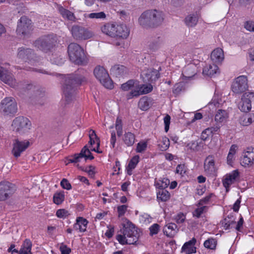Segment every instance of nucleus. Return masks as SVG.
Masks as SVG:
<instances>
[{"mask_svg": "<svg viewBox=\"0 0 254 254\" xmlns=\"http://www.w3.org/2000/svg\"><path fill=\"white\" fill-rule=\"evenodd\" d=\"M254 121V114L251 113L245 115L240 119V123L243 126H247Z\"/></svg>", "mask_w": 254, "mask_h": 254, "instance_id": "nucleus-38", "label": "nucleus"}, {"mask_svg": "<svg viewBox=\"0 0 254 254\" xmlns=\"http://www.w3.org/2000/svg\"><path fill=\"white\" fill-rule=\"evenodd\" d=\"M68 215V212L65 209H59L57 211L56 215L59 218L65 217Z\"/></svg>", "mask_w": 254, "mask_h": 254, "instance_id": "nucleus-61", "label": "nucleus"}, {"mask_svg": "<svg viewBox=\"0 0 254 254\" xmlns=\"http://www.w3.org/2000/svg\"><path fill=\"white\" fill-rule=\"evenodd\" d=\"M169 184L170 180L167 178H163L162 180H159L156 185L159 189H165Z\"/></svg>", "mask_w": 254, "mask_h": 254, "instance_id": "nucleus-49", "label": "nucleus"}, {"mask_svg": "<svg viewBox=\"0 0 254 254\" xmlns=\"http://www.w3.org/2000/svg\"><path fill=\"white\" fill-rule=\"evenodd\" d=\"M218 72V67L217 65L212 64L206 65L203 69L202 73L204 75L211 77Z\"/></svg>", "mask_w": 254, "mask_h": 254, "instance_id": "nucleus-29", "label": "nucleus"}, {"mask_svg": "<svg viewBox=\"0 0 254 254\" xmlns=\"http://www.w3.org/2000/svg\"><path fill=\"white\" fill-rule=\"evenodd\" d=\"M248 87V79L245 75H241L235 78L231 85L232 91L238 94L245 92Z\"/></svg>", "mask_w": 254, "mask_h": 254, "instance_id": "nucleus-11", "label": "nucleus"}, {"mask_svg": "<svg viewBox=\"0 0 254 254\" xmlns=\"http://www.w3.org/2000/svg\"><path fill=\"white\" fill-rule=\"evenodd\" d=\"M236 223L235 219L232 220L229 219H224L221 221L222 226L225 230L231 229L233 227V225Z\"/></svg>", "mask_w": 254, "mask_h": 254, "instance_id": "nucleus-44", "label": "nucleus"}, {"mask_svg": "<svg viewBox=\"0 0 254 254\" xmlns=\"http://www.w3.org/2000/svg\"><path fill=\"white\" fill-rule=\"evenodd\" d=\"M161 70L160 63L153 65V67L144 69L141 75L143 78L148 82H153L160 77L159 71Z\"/></svg>", "mask_w": 254, "mask_h": 254, "instance_id": "nucleus-10", "label": "nucleus"}, {"mask_svg": "<svg viewBox=\"0 0 254 254\" xmlns=\"http://www.w3.org/2000/svg\"><path fill=\"white\" fill-rule=\"evenodd\" d=\"M138 22L139 25L144 28H151L152 21L151 19V10H146L139 17Z\"/></svg>", "mask_w": 254, "mask_h": 254, "instance_id": "nucleus-16", "label": "nucleus"}, {"mask_svg": "<svg viewBox=\"0 0 254 254\" xmlns=\"http://www.w3.org/2000/svg\"><path fill=\"white\" fill-rule=\"evenodd\" d=\"M140 88L142 94H147L150 92L153 89V87L151 84H140Z\"/></svg>", "mask_w": 254, "mask_h": 254, "instance_id": "nucleus-51", "label": "nucleus"}, {"mask_svg": "<svg viewBox=\"0 0 254 254\" xmlns=\"http://www.w3.org/2000/svg\"><path fill=\"white\" fill-rule=\"evenodd\" d=\"M111 73L116 77H121L127 75L128 69L123 65H114L110 69Z\"/></svg>", "mask_w": 254, "mask_h": 254, "instance_id": "nucleus-22", "label": "nucleus"}, {"mask_svg": "<svg viewBox=\"0 0 254 254\" xmlns=\"http://www.w3.org/2000/svg\"><path fill=\"white\" fill-rule=\"evenodd\" d=\"M210 136H212V135L210 134V130L207 128L202 132L201 139L203 141H205Z\"/></svg>", "mask_w": 254, "mask_h": 254, "instance_id": "nucleus-62", "label": "nucleus"}, {"mask_svg": "<svg viewBox=\"0 0 254 254\" xmlns=\"http://www.w3.org/2000/svg\"><path fill=\"white\" fill-rule=\"evenodd\" d=\"M213 195V193H210L205 197L201 199L198 203V205L202 206L204 204H207Z\"/></svg>", "mask_w": 254, "mask_h": 254, "instance_id": "nucleus-53", "label": "nucleus"}, {"mask_svg": "<svg viewBox=\"0 0 254 254\" xmlns=\"http://www.w3.org/2000/svg\"><path fill=\"white\" fill-rule=\"evenodd\" d=\"M32 244L29 239H26L19 251H18V254H32L31 252V249Z\"/></svg>", "mask_w": 254, "mask_h": 254, "instance_id": "nucleus-30", "label": "nucleus"}, {"mask_svg": "<svg viewBox=\"0 0 254 254\" xmlns=\"http://www.w3.org/2000/svg\"><path fill=\"white\" fill-rule=\"evenodd\" d=\"M177 226L174 223H170L165 226L163 232L167 237L172 238L177 233Z\"/></svg>", "mask_w": 254, "mask_h": 254, "instance_id": "nucleus-26", "label": "nucleus"}, {"mask_svg": "<svg viewBox=\"0 0 254 254\" xmlns=\"http://www.w3.org/2000/svg\"><path fill=\"white\" fill-rule=\"evenodd\" d=\"M89 17L90 18H105L106 14L104 12L97 13H91L89 14Z\"/></svg>", "mask_w": 254, "mask_h": 254, "instance_id": "nucleus-52", "label": "nucleus"}, {"mask_svg": "<svg viewBox=\"0 0 254 254\" xmlns=\"http://www.w3.org/2000/svg\"><path fill=\"white\" fill-rule=\"evenodd\" d=\"M70 31L73 38L77 40H87L94 35L92 31L78 25H73Z\"/></svg>", "mask_w": 254, "mask_h": 254, "instance_id": "nucleus-8", "label": "nucleus"}, {"mask_svg": "<svg viewBox=\"0 0 254 254\" xmlns=\"http://www.w3.org/2000/svg\"><path fill=\"white\" fill-rule=\"evenodd\" d=\"M64 200V191L57 192L53 196V201L57 205L61 204Z\"/></svg>", "mask_w": 254, "mask_h": 254, "instance_id": "nucleus-43", "label": "nucleus"}, {"mask_svg": "<svg viewBox=\"0 0 254 254\" xmlns=\"http://www.w3.org/2000/svg\"><path fill=\"white\" fill-rule=\"evenodd\" d=\"M127 206L126 205H122L119 206L117 208L118 212V216L119 217L122 216L125 214L127 210Z\"/></svg>", "mask_w": 254, "mask_h": 254, "instance_id": "nucleus-56", "label": "nucleus"}, {"mask_svg": "<svg viewBox=\"0 0 254 254\" xmlns=\"http://www.w3.org/2000/svg\"><path fill=\"white\" fill-rule=\"evenodd\" d=\"M185 23L189 27H193L197 23L198 18L195 14H190L185 18Z\"/></svg>", "mask_w": 254, "mask_h": 254, "instance_id": "nucleus-41", "label": "nucleus"}, {"mask_svg": "<svg viewBox=\"0 0 254 254\" xmlns=\"http://www.w3.org/2000/svg\"><path fill=\"white\" fill-rule=\"evenodd\" d=\"M32 31L31 20L26 16L21 17L17 22L16 32L18 35L28 36Z\"/></svg>", "mask_w": 254, "mask_h": 254, "instance_id": "nucleus-9", "label": "nucleus"}, {"mask_svg": "<svg viewBox=\"0 0 254 254\" xmlns=\"http://www.w3.org/2000/svg\"><path fill=\"white\" fill-rule=\"evenodd\" d=\"M196 243V240L195 238H193L189 241L186 242L182 248V252L185 254L195 253L196 248L194 246Z\"/></svg>", "mask_w": 254, "mask_h": 254, "instance_id": "nucleus-23", "label": "nucleus"}, {"mask_svg": "<svg viewBox=\"0 0 254 254\" xmlns=\"http://www.w3.org/2000/svg\"><path fill=\"white\" fill-rule=\"evenodd\" d=\"M86 152L90 153V150L87 147V146L85 145L82 148L79 153H77L76 154L79 157V158L81 160V159L85 158V157L87 155Z\"/></svg>", "mask_w": 254, "mask_h": 254, "instance_id": "nucleus-55", "label": "nucleus"}, {"mask_svg": "<svg viewBox=\"0 0 254 254\" xmlns=\"http://www.w3.org/2000/svg\"><path fill=\"white\" fill-rule=\"evenodd\" d=\"M16 190L15 186L8 182L0 183V200H5L10 197Z\"/></svg>", "mask_w": 254, "mask_h": 254, "instance_id": "nucleus-13", "label": "nucleus"}, {"mask_svg": "<svg viewBox=\"0 0 254 254\" xmlns=\"http://www.w3.org/2000/svg\"><path fill=\"white\" fill-rule=\"evenodd\" d=\"M58 10L60 14L62 15V16L66 18L68 20L70 21H74L75 19V17L74 16V14L70 11L69 10L64 8L62 6H59L58 7Z\"/></svg>", "mask_w": 254, "mask_h": 254, "instance_id": "nucleus-35", "label": "nucleus"}, {"mask_svg": "<svg viewBox=\"0 0 254 254\" xmlns=\"http://www.w3.org/2000/svg\"><path fill=\"white\" fill-rule=\"evenodd\" d=\"M151 19L153 28L162 24L164 20V15L162 11L156 9L151 10Z\"/></svg>", "mask_w": 254, "mask_h": 254, "instance_id": "nucleus-19", "label": "nucleus"}, {"mask_svg": "<svg viewBox=\"0 0 254 254\" xmlns=\"http://www.w3.org/2000/svg\"><path fill=\"white\" fill-rule=\"evenodd\" d=\"M17 105L15 100L11 97H6L0 103V112L4 116H14L17 112Z\"/></svg>", "mask_w": 254, "mask_h": 254, "instance_id": "nucleus-5", "label": "nucleus"}, {"mask_svg": "<svg viewBox=\"0 0 254 254\" xmlns=\"http://www.w3.org/2000/svg\"><path fill=\"white\" fill-rule=\"evenodd\" d=\"M85 80V77L79 75L78 72L67 75L63 85V93L67 104L74 98L76 86Z\"/></svg>", "mask_w": 254, "mask_h": 254, "instance_id": "nucleus-1", "label": "nucleus"}, {"mask_svg": "<svg viewBox=\"0 0 254 254\" xmlns=\"http://www.w3.org/2000/svg\"><path fill=\"white\" fill-rule=\"evenodd\" d=\"M94 74L105 87L110 89L113 88V81L110 78L108 72L103 66L100 65L96 66L94 70Z\"/></svg>", "mask_w": 254, "mask_h": 254, "instance_id": "nucleus-7", "label": "nucleus"}, {"mask_svg": "<svg viewBox=\"0 0 254 254\" xmlns=\"http://www.w3.org/2000/svg\"><path fill=\"white\" fill-rule=\"evenodd\" d=\"M51 61L53 64L57 65H61L64 62V59H63L61 56H57L56 55H53Z\"/></svg>", "mask_w": 254, "mask_h": 254, "instance_id": "nucleus-50", "label": "nucleus"}, {"mask_svg": "<svg viewBox=\"0 0 254 254\" xmlns=\"http://www.w3.org/2000/svg\"><path fill=\"white\" fill-rule=\"evenodd\" d=\"M0 79L3 82L13 88H14L17 82L13 78L12 74L1 66H0Z\"/></svg>", "mask_w": 254, "mask_h": 254, "instance_id": "nucleus-17", "label": "nucleus"}, {"mask_svg": "<svg viewBox=\"0 0 254 254\" xmlns=\"http://www.w3.org/2000/svg\"><path fill=\"white\" fill-rule=\"evenodd\" d=\"M205 144L202 141H193L189 143L187 147L188 149H190L193 151H202L203 149V147Z\"/></svg>", "mask_w": 254, "mask_h": 254, "instance_id": "nucleus-31", "label": "nucleus"}, {"mask_svg": "<svg viewBox=\"0 0 254 254\" xmlns=\"http://www.w3.org/2000/svg\"><path fill=\"white\" fill-rule=\"evenodd\" d=\"M217 242L214 239H208L204 243V246L211 250H214L216 248Z\"/></svg>", "mask_w": 254, "mask_h": 254, "instance_id": "nucleus-46", "label": "nucleus"}, {"mask_svg": "<svg viewBox=\"0 0 254 254\" xmlns=\"http://www.w3.org/2000/svg\"><path fill=\"white\" fill-rule=\"evenodd\" d=\"M29 145L30 142L28 140L20 141L18 139H14L12 144L11 153L15 158H18Z\"/></svg>", "mask_w": 254, "mask_h": 254, "instance_id": "nucleus-14", "label": "nucleus"}, {"mask_svg": "<svg viewBox=\"0 0 254 254\" xmlns=\"http://www.w3.org/2000/svg\"><path fill=\"white\" fill-rule=\"evenodd\" d=\"M159 225L158 224H154L150 228V234L151 236L157 234L159 231Z\"/></svg>", "mask_w": 254, "mask_h": 254, "instance_id": "nucleus-57", "label": "nucleus"}, {"mask_svg": "<svg viewBox=\"0 0 254 254\" xmlns=\"http://www.w3.org/2000/svg\"><path fill=\"white\" fill-rule=\"evenodd\" d=\"M115 25L106 23L101 27L102 32L110 37H115Z\"/></svg>", "mask_w": 254, "mask_h": 254, "instance_id": "nucleus-33", "label": "nucleus"}, {"mask_svg": "<svg viewBox=\"0 0 254 254\" xmlns=\"http://www.w3.org/2000/svg\"><path fill=\"white\" fill-rule=\"evenodd\" d=\"M61 187L65 190H70L71 189V185L66 179H63L61 182Z\"/></svg>", "mask_w": 254, "mask_h": 254, "instance_id": "nucleus-54", "label": "nucleus"}, {"mask_svg": "<svg viewBox=\"0 0 254 254\" xmlns=\"http://www.w3.org/2000/svg\"><path fill=\"white\" fill-rule=\"evenodd\" d=\"M245 28L249 31L254 32V22L252 21H248L245 22Z\"/></svg>", "mask_w": 254, "mask_h": 254, "instance_id": "nucleus-60", "label": "nucleus"}, {"mask_svg": "<svg viewBox=\"0 0 254 254\" xmlns=\"http://www.w3.org/2000/svg\"><path fill=\"white\" fill-rule=\"evenodd\" d=\"M139 156L138 155L134 156L129 162L127 167V174L131 175L132 174V170L134 169L139 162Z\"/></svg>", "mask_w": 254, "mask_h": 254, "instance_id": "nucleus-40", "label": "nucleus"}, {"mask_svg": "<svg viewBox=\"0 0 254 254\" xmlns=\"http://www.w3.org/2000/svg\"><path fill=\"white\" fill-rule=\"evenodd\" d=\"M185 219H186V216L185 215L182 213H179L175 217V220H176V222L178 223V224H181V223H183L185 220Z\"/></svg>", "mask_w": 254, "mask_h": 254, "instance_id": "nucleus-63", "label": "nucleus"}, {"mask_svg": "<svg viewBox=\"0 0 254 254\" xmlns=\"http://www.w3.org/2000/svg\"><path fill=\"white\" fill-rule=\"evenodd\" d=\"M60 250L62 254H69L71 252V249L65 245H62L60 247Z\"/></svg>", "mask_w": 254, "mask_h": 254, "instance_id": "nucleus-64", "label": "nucleus"}, {"mask_svg": "<svg viewBox=\"0 0 254 254\" xmlns=\"http://www.w3.org/2000/svg\"><path fill=\"white\" fill-rule=\"evenodd\" d=\"M239 176V173L237 170L232 171L226 176L225 178L223 181V185L225 188L226 191H229L230 186L235 183Z\"/></svg>", "mask_w": 254, "mask_h": 254, "instance_id": "nucleus-20", "label": "nucleus"}, {"mask_svg": "<svg viewBox=\"0 0 254 254\" xmlns=\"http://www.w3.org/2000/svg\"><path fill=\"white\" fill-rule=\"evenodd\" d=\"M123 140L127 146H131L134 143L135 135L131 132H126L123 137Z\"/></svg>", "mask_w": 254, "mask_h": 254, "instance_id": "nucleus-39", "label": "nucleus"}, {"mask_svg": "<svg viewBox=\"0 0 254 254\" xmlns=\"http://www.w3.org/2000/svg\"><path fill=\"white\" fill-rule=\"evenodd\" d=\"M147 148L146 142H139L137 144L136 147V151L139 153H141L146 150Z\"/></svg>", "mask_w": 254, "mask_h": 254, "instance_id": "nucleus-58", "label": "nucleus"}, {"mask_svg": "<svg viewBox=\"0 0 254 254\" xmlns=\"http://www.w3.org/2000/svg\"><path fill=\"white\" fill-rule=\"evenodd\" d=\"M162 44V38L161 37L157 36L151 39L148 46L150 50L155 51L160 48Z\"/></svg>", "mask_w": 254, "mask_h": 254, "instance_id": "nucleus-27", "label": "nucleus"}, {"mask_svg": "<svg viewBox=\"0 0 254 254\" xmlns=\"http://www.w3.org/2000/svg\"><path fill=\"white\" fill-rule=\"evenodd\" d=\"M211 59L215 63L221 62L224 59V54L222 49L217 48L214 50L211 53Z\"/></svg>", "mask_w": 254, "mask_h": 254, "instance_id": "nucleus-28", "label": "nucleus"}, {"mask_svg": "<svg viewBox=\"0 0 254 254\" xmlns=\"http://www.w3.org/2000/svg\"><path fill=\"white\" fill-rule=\"evenodd\" d=\"M17 57L25 62H31L35 60L36 56L32 49L20 47L18 49Z\"/></svg>", "mask_w": 254, "mask_h": 254, "instance_id": "nucleus-15", "label": "nucleus"}, {"mask_svg": "<svg viewBox=\"0 0 254 254\" xmlns=\"http://www.w3.org/2000/svg\"><path fill=\"white\" fill-rule=\"evenodd\" d=\"M34 87V85L29 81L23 80L18 82H16L15 86H14V88H15L21 93L24 94L25 92L31 90Z\"/></svg>", "mask_w": 254, "mask_h": 254, "instance_id": "nucleus-24", "label": "nucleus"}, {"mask_svg": "<svg viewBox=\"0 0 254 254\" xmlns=\"http://www.w3.org/2000/svg\"><path fill=\"white\" fill-rule=\"evenodd\" d=\"M149 102L148 98L146 97H143L140 99L138 103V108L142 111H146L149 108Z\"/></svg>", "mask_w": 254, "mask_h": 254, "instance_id": "nucleus-42", "label": "nucleus"}, {"mask_svg": "<svg viewBox=\"0 0 254 254\" xmlns=\"http://www.w3.org/2000/svg\"><path fill=\"white\" fill-rule=\"evenodd\" d=\"M254 100V92H247L242 96L241 101L238 105V108L243 112L247 113L252 109L251 102Z\"/></svg>", "mask_w": 254, "mask_h": 254, "instance_id": "nucleus-12", "label": "nucleus"}, {"mask_svg": "<svg viewBox=\"0 0 254 254\" xmlns=\"http://www.w3.org/2000/svg\"><path fill=\"white\" fill-rule=\"evenodd\" d=\"M123 224V235H117V240L122 245H134L136 243L139 238V233L135 225L128 220Z\"/></svg>", "mask_w": 254, "mask_h": 254, "instance_id": "nucleus-2", "label": "nucleus"}, {"mask_svg": "<svg viewBox=\"0 0 254 254\" xmlns=\"http://www.w3.org/2000/svg\"><path fill=\"white\" fill-rule=\"evenodd\" d=\"M131 90V91L127 95L128 99H130L133 97H138L139 95L142 94V91L140 88V84L137 81H136V84H134Z\"/></svg>", "mask_w": 254, "mask_h": 254, "instance_id": "nucleus-36", "label": "nucleus"}, {"mask_svg": "<svg viewBox=\"0 0 254 254\" xmlns=\"http://www.w3.org/2000/svg\"><path fill=\"white\" fill-rule=\"evenodd\" d=\"M207 208L208 207L206 206H202L197 208L192 212L193 216L197 218H200L202 214L206 212Z\"/></svg>", "mask_w": 254, "mask_h": 254, "instance_id": "nucleus-45", "label": "nucleus"}, {"mask_svg": "<svg viewBox=\"0 0 254 254\" xmlns=\"http://www.w3.org/2000/svg\"><path fill=\"white\" fill-rule=\"evenodd\" d=\"M228 118L227 112L224 110H218L215 116V121L217 123H221L226 121Z\"/></svg>", "mask_w": 254, "mask_h": 254, "instance_id": "nucleus-34", "label": "nucleus"}, {"mask_svg": "<svg viewBox=\"0 0 254 254\" xmlns=\"http://www.w3.org/2000/svg\"><path fill=\"white\" fill-rule=\"evenodd\" d=\"M157 198L159 201L165 202L170 198V193L165 189H159L157 193Z\"/></svg>", "mask_w": 254, "mask_h": 254, "instance_id": "nucleus-37", "label": "nucleus"}, {"mask_svg": "<svg viewBox=\"0 0 254 254\" xmlns=\"http://www.w3.org/2000/svg\"><path fill=\"white\" fill-rule=\"evenodd\" d=\"M170 140L167 137H163L161 142L159 144L160 149L162 151L166 150L169 147Z\"/></svg>", "mask_w": 254, "mask_h": 254, "instance_id": "nucleus-47", "label": "nucleus"}, {"mask_svg": "<svg viewBox=\"0 0 254 254\" xmlns=\"http://www.w3.org/2000/svg\"><path fill=\"white\" fill-rule=\"evenodd\" d=\"M186 170L184 164H179L177 166L176 172L182 176L186 173Z\"/></svg>", "mask_w": 254, "mask_h": 254, "instance_id": "nucleus-59", "label": "nucleus"}, {"mask_svg": "<svg viewBox=\"0 0 254 254\" xmlns=\"http://www.w3.org/2000/svg\"><path fill=\"white\" fill-rule=\"evenodd\" d=\"M115 37H120L123 39L127 38L129 33L127 27L124 24L115 25Z\"/></svg>", "mask_w": 254, "mask_h": 254, "instance_id": "nucleus-25", "label": "nucleus"}, {"mask_svg": "<svg viewBox=\"0 0 254 254\" xmlns=\"http://www.w3.org/2000/svg\"><path fill=\"white\" fill-rule=\"evenodd\" d=\"M254 163V148H248L243 152L241 164L245 167L252 166Z\"/></svg>", "mask_w": 254, "mask_h": 254, "instance_id": "nucleus-18", "label": "nucleus"}, {"mask_svg": "<svg viewBox=\"0 0 254 254\" xmlns=\"http://www.w3.org/2000/svg\"><path fill=\"white\" fill-rule=\"evenodd\" d=\"M67 52L70 60L75 64L84 65L87 64L88 59L83 49L77 43H70Z\"/></svg>", "mask_w": 254, "mask_h": 254, "instance_id": "nucleus-3", "label": "nucleus"}, {"mask_svg": "<svg viewBox=\"0 0 254 254\" xmlns=\"http://www.w3.org/2000/svg\"><path fill=\"white\" fill-rule=\"evenodd\" d=\"M204 169L206 174L212 175L215 171V161L212 155L208 156L204 162Z\"/></svg>", "mask_w": 254, "mask_h": 254, "instance_id": "nucleus-21", "label": "nucleus"}, {"mask_svg": "<svg viewBox=\"0 0 254 254\" xmlns=\"http://www.w3.org/2000/svg\"><path fill=\"white\" fill-rule=\"evenodd\" d=\"M136 80L133 79L129 80L127 82L122 84L121 88L124 91H127L131 89L134 84H136Z\"/></svg>", "mask_w": 254, "mask_h": 254, "instance_id": "nucleus-48", "label": "nucleus"}, {"mask_svg": "<svg viewBox=\"0 0 254 254\" xmlns=\"http://www.w3.org/2000/svg\"><path fill=\"white\" fill-rule=\"evenodd\" d=\"M57 42L54 35H48L39 38L34 43V46L44 53L52 51Z\"/></svg>", "mask_w": 254, "mask_h": 254, "instance_id": "nucleus-4", "label": "nucleus"}, {"mask_svg": "<svg viewBox=\"0 0 254 254\" xmlns=\"http://www.w3.org/2000/svg\"><path fill=\"white\" fill-rule=\"evenodd\" d=\"M196 74L195 66L190 64L185 66L183 69L182 74L186 78H190Z\"/></svg>", "mask_w": 254, "mask_h": 254, "instance_id": "nucleus-32", "label": "nucleus"}, {"mask_svg": "<svg viewBox=\"0 0 254 254\" xmlns=\"http://www.w3.org/2000/svg\"><path fill=\"white\" fill-rule=\"evenodd\" d=\"M31 126V123L29 120L23 116L15 118L12 123L13 130L19 134L27 132L30 129Z\"/></svg>", "mask_w": 254, "mask_h": 254, "instance_id": "nucleus-6", "label": "nucleus"}]
</instances>
